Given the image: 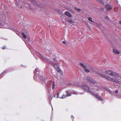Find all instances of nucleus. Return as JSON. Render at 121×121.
<instances>
[{"instance_id": "obj_1", "label": "nucleus", "mask_w": 121, "mask_h": 121, "mask_svg": "<svg viewBox=\"0 0 121 121\" xmlns=\"http://www.w3.org/2000/svg\"><path fill=\"white\" fill-rule=\"evenodd\" d=\"M38 69L36 68L34 72L35 76L34 77V80H37L39 79H40V82L43 84H46V86L48 87H52L53 89L55 87V83L52 81H48V80L47 78H45L44 77H41L39 74V72L38 70Z\"/></svg>"}, {"instance_id": "obj_2", "label": "nucleus", "mask_w": 121, "mask_h": 121, "mask_svg": "<svg viewBox=\"0 0 121 121\" xmlns=\"http://www.w3.org/2000/svg\"><path fill=\"white\" fill-rule=\"evenodd\" d=\"M97 87V88H95V89L97 91H99L100 90H105L108 91L109 92L111 93L112 94H113V92L112 93V91L109 89V88H108L107 87H106L104 86H102L100 87H99V86H96L95 87Z\"/></svg>"}, {"instance_id": "obj_3", "label": "nucleus", "mask_w": 121, "mask_h": 121, "mask_svg": "<svg viewBox=\"0 0 121 121\" xmlns=\"http://www.w3.org/2000/svg\"><path fill=\"white\" fill-rule=\"evenodd\" d=\"M95 86V87L94 88H91V89L92 90H94L93 91V93H91V94H92L93 95H94V96H95L96 97H97V99L99 100H101V101H102L103 100V99H102V98L99 95L96 94L95 93H94L93 92H95V91H97L95 89V88H97V87H95L96 86Z\"/></svg>"}, {"instance_id": "obj_4", "label": "nucleus", "mask_w": 121, "mask_h": 121, "mask_svg": "<svg viewBox=\"0 0 121 121\" xmlns=\"http://www.w3.org/2000/svg\"><path fill=\"white\" fill-rule=\"evenodd\" d=\"M106 73L107 74H108L110 76L113 77L115 76L117 78H118V77H119L118 74L114 72L111 70H108L107 71Z\"/></svg>"}, {"instance_id": "obj_5", "label": "nucleus", "mask_w": 121, "mask_h": 121, "mask_svg": "<svg viewBox=\"0 0 121 121\" xmlns=\"http://www.w3.org/2000/svg\"><path fill=\"white\" fill-rule=\"evenodd\" d=\"M36 55L39 57L41 59L43 60L48 63H50V61L49 59L46 58L44 57L40 53L38 52H36Z\"/></svg>"}, {"instance_id": "obj_6", "label": "nucleus", "mask_w": 121, "mask_h": 121, "mask_svg": "<svg viewBox=\"0 0 121 121\" xmlns=\"http://www.w3.org/2000/svg\"><path fill=\"white\" fill-rule=\"evenodd\" d=\"M81 87L85 91L89 92L91 94L93 93V91L90 90L89 87L87 85H82L81 86Z\"/></svg>"}, {"instance_id": "obj_7", "label": "nucleus", "mask_w": 121, "mask_h": 121, "mask_svg": "<svg viewBox=\"0 0 121 121\" xmlns=\"http://www.w3.org/2000/svg\"><path fill=\"white\" fill-rule=\"evenodd\" d=\"M87 79L88 81L90 82H91V84H92L95 85V86H94V87L95 86H96L95 85V81L91 77H88L87 78Z\"/></svg>"}, {"instance_id": "obj_8", "label": "nucleus", "mask_w": 121, "mask_h": 121, "mask_svg": "<svg viewBox=\"0 0 121 121\" xmlns=\"http://www.w3.org/2000/svg\"><path fill=\"white\" fill-rule=\"evenodd\" d=\"M66 94L65 95L66 97H67L69 96H71V93L70 91H66Z\"/></svg>"}, {"instance_id": "obj_9", "label": "nucleus", "mask_w": 121, "mask_h": 121, "mask_svg": "<svg viewBox=\"0 0 121 121\" xmlns=\"http://www.w3.org/2000/svg\"><path fill=\"white\" fill-rule=\"evenodd\" d=\"M107 9L108 10L112 9V7L111 5L109 4H107L106 5H105Z\"/></svg>"}, {"instance_id": "obj_10", "label": "nucleus", "mask_w": 121, "mask_h": 121, "mask_svg": "<svg viewBox=\"0 0 121 121\" xmlns=\"http://www.w3.org/2000/svg\"><path fill=\"white\" fill-rule=\"evenodd\" d=\"M65 15L69 17H72L71 14L68 11H66L65 12Z\"/></svg>"}, {"instance_id": "obj_11", "label": "nucleus", "mask_w": 121, "mask_h": 121, "mask_svg": "<svg viewBox=\"0 0 121 121\" xmlns=\"http://www.w3.org/2000/svg\"><path fill=\"white\" fill-rule=\"evenodd\" d=\"M110 80H111L117 83H118L119 82V81H118L117 80L113 78H111Z\"/></svg>"}, {"instance_id": "obj_12", "label": "nucleus", "mask_w": 121, "mask_h": 121, "mask_svg": "<svg viewBox=\"0 0 121 121\" xmlns=\"http://www.w3.org/2000/svg\"><path fill=\"white\" fill-rule=\"evenodd\" d=\"M7 72L6 71H5V70H4V71L0 75V79L1 78H2L3 76H1V75L3 74H6V73H7Z\"/></svg>"}, {"instance_id": "obj_13", "label": "nucleus", "mask_w": 121, "mask_h": 121, "mask_svg": "<svg viewBox=\"0 0 121 121\" xmlns=\"http://www.w3.org/2000/svg\"><path fill=\"white\" fill-rule=\"evenodd\" d=\"M74 8L75 9V10H76L77 11H79V12H81V10L77 7H74Z\"/></svg>"}, {"instance_id": "obj_14", "label": "nucleus", "mask_w": 121, "mask_h": 121, "mask_svg": "<svg viewBox=\"0 0 121 121\" xmlns=\"http://www.w3.org/2000/svg\"><path fill=\"white\" fill-rule=\"evenodd\" d=\"M113 52L114 53H115L116 54H119V52L115 49H114L113 50Z\"/></svg>"}, {"instance_id": "obj_15", "label": "nucleus", "mask_w": 121, "mask_h": 121, "mask_svg": "<svg viewBox=\"0 0 121 121\" xmlns=\"http://www.w3.org/2000/svg\"><path fill=\"white\" fill-rule=\"evenodd\" d=\"M101 4L104 5V2L102 0H97Z\"/></svg>"}, {"instance_id": "obj_16", "label": "nucleus", "mask_w": 121, "mask_h": 121, "mask_svg": "<svg viewBox=\"0 0 121 121\" xmlns=\"http://www.w3.org/2000/svg\"><path fill=\"white\" fill-rule=\"evenodd\" d=\"M98 74L101 76V77H104V78H105V76H106V75H104V74H102V73H99Z\"/></svg>"}, {"instance_id": "obj_17", "label": "nucleus", "mask_w": 121, "mask_h": 121, "mask_svg": "<svg viewBox=\"0 0 121 121\" xmlns=\"http://www.w3.org/2000/svg\"><path fill=\"white\" fill-rule=\"evenodd\" d=\"M80 65L84 69V68L86 67V66L84 65L82 63H80Z\"/></svg>"}, {"instance_id": "obj_18", "label": "nucleus", "mask_w": 121, "mask_h": 121, "mask_svg": "<svg viewBox=\"0 0 121 121\" xmlns=\"http://www.w3.org/2000/svg\"><path fill=\"white\" fill-rule=\"evenodd\" d=\"M22 36H23V37L25 38V39H26V36L25 35V34L23 32H22Z\"/></svg>"}, {"instance_id": "obj_19", "label": "nucleus", "mask_w": 121, "mask_h": 121, "mask_svg": "<svg viewBox=\"0 0 121 121\" xmlns=\"http://www.w3.org/2000/svg\"><path fill=\"white\" fill-rule=\"evenodd\" d=\"M105 78H106L107 79H108L109 80H111V78L109 77L108 76H107L106 75V76H105Z\"/></svg>"}, {"instance_id": "obj_20", "label": "nucleus", "mask_w": 121, "mask_h": 121, "mask_svg": "<svg viewBox=\"0 0 121 121\" xmlns=\"http://www.w3.org/2000/svg\"><path fill=\"white\" fill-rule=\"evenodd\" d=\"M85 71L87 73H88L89 72V70L86 68V67L84 68Z\"/></svg>"}, {"instance_id": "obj_21", "label": "nucleus", "mask_w": 121, "mask_h": 121, "mask_svg": "<svg viewBox=\"0 0 121 121\" xmlns=\"http://www.w3.org/2000/svg\"><path fill=\"white\" fill-rule=\"evenodd\" d=\"M52 95H50L49 97H48V99L49 100H50V101L52 99Z\"/></svg>"}, {"instance_id": "obj_22", "label": "nucleus", "mask_w": 121, "mask_h": 121, "mask_svg": "<svg viewBox=\"0 0 121 121\" xmlns=\"http://www.w3.org/2000/svg\"><path fill=\"white\" fill-rule=\"evenodd\" d=\"M57 71L58 72L61 73L62 72L61 71L59 68H58L57 69Z\"/></svg>"}, {"instance_id": "obj_23", "label": "nucleus", "mask_w": 121, "mask_h": 121, "mask_svg": "<svg viewBox=\"0 0 121 121\" xmlns=\"http://www.w3.org/2000/svg\"><path fill=\"white\" fill-rule=\"evenodd\" d=\"M16 4L17 6L19 7H20V8H22V6H19V5L17 3V1H16Z\"/></svg>"}, {"instance_id": "obj_24", "label": "nucleus", "mask_w": 121, "mask_h": 121, "mask_svg": "<svg viewBox=\"0 0 121 121\" xmlns=\"http://www.w3.org/2000/svg\"><path fill=\"white\" fill-rule=\"evenodd\" d=\"M88 19L89 21H90L91 22H93V21H92V19L91 17H89L88 18Z\"/></svg>"}, {"instance_id": "obj_25", "label": "nucleus", "mask_w": 121, "mask_h": 121, "mask_svg": "<svg viewBox=\"0 0 121 121\" xmlns=\"http://www.w3.org/2000/svg\"><path fill=\"white\" fill-rule=\"evenodd\" d=\"M3 23V21L0 19V25H4Z\"/></svg>"}, {"instance_id": "obj_26", "label": "nucleus", "mask_w": 121, "mask_h": 121, "mask_svg": "<svg viewBox=\"0 0 121 121\" xmlns=\"http://www.w3.org/2000/svg\"><path fill=\"white\" fill-rule=\"evenodd\" d=\"M65 95L64 94L61 97H60V98H61V99H64L65 98Z\"/></svg>"}, {"instance_id": "obj_27", "label": "nucleus", "mask_w": 121, "mask_h": 121, "mask_svg": "<svg viewBox=\"0 0 121 121\" xmlns=\"http://www.w3.org/2000/svg\"><path fill=\"white\" fill-rule=\"evenodd\" d=\"M59 93L58 92H57V98H60V97H59Z\"/></svg>"}, {"instance_id": "obj_28", "label": "nucleus", "mask_w": 121, "mask_h": 121, "mask_svg": "<svg viewBox=\"0 0 121 121\" xmlns=\"http://www.w3.org/2000/svg\"><path fill=\"white\" fill-rule=\"evenodd\" d=\"M2 48L3 49H6V46H3V47H2Z\"/></svg>"}, {"instance_id": "obj_29", "label": "nucleus", "mask_w": 121, "mask_h": 121, "mask_svg": "<svg viewBox=\"0 0 121 121\" xmlns=\"http://www.w3.org/2000/svg\"><path fill=\"white\" fill-rule=\"evenodd\" d=\"M115 92L116 93H117L118 92V90H116L115 91Z\"/></svg>"}, {"instance_id": "obj_30", "label": "nucleus", "mask_w": 121, "mask_h": 121, "mask_svg": "<svg viewBox=\"0 0 121 121\" xmlns=\"http://www.w3.org/2000/svg\"><path fill=\"white\" fill-rule=\"evenodd\" d=\"M68 22H70L71 23L72 22V20H69Z\"/></svg>"}, {"instance_id": "obj_31", "label": "nucleus", "mask_w": 121, "mask_h": 121, "mask_svg": "<svg viewBox=\"0 0 121 121\" xmlns=\"http://www.w3.org/2000/svg\"><path fill=\"white\" fill-rule=\"evenodd\" d=\"M120 96H117V97L118 98H121V95H120Z\"/></svg>"}, {"instance_id": "obj_32", "label": "nucleus", "mask_w": 121, "mask_h": 121, "mask_svg": "<svg viewBox=\"0 0 121 121\" xmlns=\"http://www.w3.org/2000/svg\"><path fill=\"white\" fill-rule=\"evenodd\" d=\"M27 40H28V41L30 42V39L29 38H27Z\"/></svg>"}, {"instance_id": "obj_33", "label": "nucleus", "mask_w": 121, "mask_h": 121, "mask_svg": "<svg viewBox=\"0 0 121 121\" xmlns=\"http://www.w3.org/2000/svg\"><path fill=\"white\" fill-rule=\"evenodd\" d=\"M63 43L64 44H65L66 43V42L64 41H63Z\"/></svg>"}, {"instance_id": "obj_34", "label": "nucleus", "mask_w": 121, "mask_h": 121, "mask_svg": "<svg viewBox=\"0 0 121 121\" xmlns=\"http://www.w3.org/2000/svg\"><path fill=\"white\" fill-rule=\"evenodd\" d=\"M73 94H76V95H77V94H78L77 93H75V92H73Z\"/></svg>"}, {"instance_id": "obj_35", "label": "nucleus", "mask_w": 121, "mask_h": 121, "mask_svg": "<svg viewBox=\"0 0 121 121\" xmlns=\"http://www.w3.org/2000/svg\"><path fill=\"white\" fill-rule=\"evenodd\" d=\"M53 60H54L55 61H56V58H53Z\"/></svg>"}, {"instance_id": "obj_36", "label": "nucleus", "mask_w": 121, "mask_h": 121, "mask_svg": "<svg viewBox=\"0 0 121 121\" xmlns=\"http://www.w3.org/2000/svg\"><path fill=\"white\" fill-rule=\"evenodd\" d=\"M26 4V5H29V6L30 5L29 4L27 3H25Z\"/></svg>"}, {"instance_id": "obj_37", "label": "nucleus", "mask_w": 121, "mask_h": 121, "mask_svg": "<svg viewBox=\"0 0 121 121\" xmlns=\"http://www.w3.org/2000/svg\"><path fill=\"white\" fill-rule=\"evenodd\" d=\"M120 24L121 25V21H120Z\"/></svg>"}, {"instance_id": "obj_38", "label": "nucleus", "mask_w": 121, "mask_h": 121, "mask_svg": "<svg viewBox=\"0 0 121 121\" xmlns=\"http://www.w3.org/2000/svg\"><path fill=\"white\" fill-rule=\"evenodd\" d=\"M71 117H73V118H74V117H73V115H72Z\"/></svg>"}, {"instance_id": "obj_39", "label": "nucleus", "mask_w": 121, "mask_h": 121, "mask_svg": "<svg viewBox=\"0 0 121 121\" xmlns=\"http://www.w3.org/2000/svg\"><path fill=\"white\" fill-rule=\"evenodd\" d=\"M34 54H35V53H34L33 54V55L34 56Z\"/></svg>"}, {"instance_id": "obj_40", "label": "nucleus", "mask_w": 121, "mask_h": 121, "mask_svg": "<svg viewBox=\"0 0 121 121\" xmlns=\"http://www.w3.org/2000/svg\"><path fill=\"white\" fill-rule=\"evenodd\" d=\"M117 2H118V1L117 0Z\"/></svg>"}, {"instance_id": "obj_41", "label": "nucleus", "mask_w": 121, "mask_h": 121, "mask_svg": "<svg viewBox=\"0 0 121 121\" xmlns=\"http://www.w3.org/2000/svg\"><path fill=\"white\" fill-rule=\"evenodd\" d=\"M36 60H37V58H36Z\"/></svg>"}, {"instance_id": "obj_42", "label": "nucleus", "mask_w": 121, "mask_h": 121, "mask_svg": "<svg viewBox=\"0 0 121 121\" xmlns=\"http://www.w3.org/2000/svg\"><path fill=\"white\" fill-rule=\"evenodd\" d=\"M8 13V14H9V13Z\"/></svg>"}, {"instance_id": "obj_43", "label": "nucleus", "mask_w": 121, "mask_h": 121, "mask_svg": "<svg viewBox=\"0 0 121 121\" xmlns=\"http://www.w3.org/2000/svg\"><path fill=\"white\" fill-rule=\"evenodd\" d=\"M53 110V108H52V110Z\"/></svg>"}, {"instance_id": "obj_44", "label": "nucleus", "mask_w": 121, "mask_h": 121, "mask_svg": "<svg viewBox=\"0 0 121 121\" xmlns=\"http://www.w3.org/2000/svg\"><path fill=\"white\" fill-rule=\"evenodd\" d=\"M37 4H36V5H37Z\"/></svg>"}]
</instances>
